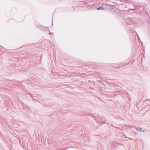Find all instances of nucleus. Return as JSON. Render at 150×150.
<instances>
[{"label":"nucleus","instance_id":"nucleus-1","mask_svg":"<svg viewBox=\"0 0 150 150\" xmlns=\"http://www.w3.org/2000/svg\"><path fill=\"white\" fill-rule=\"evenodd\" d=\"M97 9L98 10H104L105 8H103V7H101L97 8Z\"/></svg>","mask_w":150,"mask_h":150},{"label":"nucleus","instance_id":"nucleus-2","mask_svg":"<svg viewBox=\"0 0 150 150\" xmlns=\"http://www.w3.org/2000/svg\"><path fill=\"white\" fill-rule=\"evenodd\" d=\"M127 23L128 24H130L131 23V21H129L128 20H127Z\"/></svg>","mask_w":150,"mask_h":150},{"label":"nucleus","instance_id":"nucleus-3","mask_svg":"<svg viewBox=\"0 0 150 150\" xmlns=\"http://www.w3.org/2000/svg\"><path fill=\"white\" fill-rule=\"evenodd\" d=\"M137 130L139 131H141L142 130V129L140 128H138L137 129Z\"/></svg>","mask_w":150,"mask_h":150}]
</instances>
